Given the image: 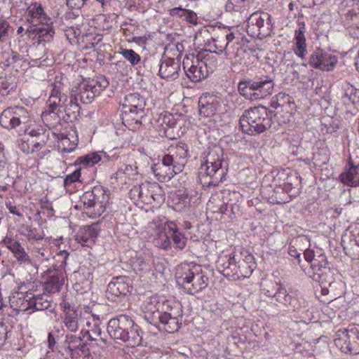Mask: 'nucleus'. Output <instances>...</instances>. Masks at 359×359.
<instances>
[{
  "mask_svg": "<svg viewBox=\"0 0 359 359\" xmlns=\"http://www.w3.org/2000/svg\"><path fill=\"white\" fill-rule=\"evenodd\" d=\"M18 142V147L23 153L27 154H36L39 158H44L41 156L43 151H41V149H39V147L36 146V144H35L34 141L29 137L25 135Z\"/></svg>",
  "mask_w": 359,
  "mask_h": 359,
  "instance_id": "7c9ffc66",
  "label": "nucleus"
},
{
  "mask_svg": "<svg viewBox=\"0 0 359 359\" xmlns=\"http://www.w3.org/2000/svg\"><path fill=\"white\" fill-rule=\"evenodd\" d=\"M283 190L288 194L290 197H295L298 191L296 190L292 185V184L287 183L285 184L283 187Z\"/></svg>",
  "mask_w": 359,
  "mask_h": 359,
  "instance_id": "69168bd1",
  "label": "nucleus"
},
{
  "mask_svg": "<svg viewBox=\"0 0 359 359\" xmlns=\"http://www.w3.org/2000/svg\"><path fill=\"white\" fill-rule=\"evenodd\" d=\"M188 151L187 145L180 142L175 146L170 147L168 153L163 156L166 158V162H170L175 167L177 172H182L187 163Z\"/></svg>",
  "mask_w": 359,
  "mask_h": 359,
  "instance_id": "4468645a",
  "label": "nucleus"
},
{
  "mask_svg": "<svg viewBox=\"0 0 359 359\" xmlns=\"http://www.w3.org/2000/svg\"><path fill=\"white\" fill-rule=\"evenodd\" d=\"M203 63L194 55L186 56L183 60V68L187 76L193 82H197L208 76Z\"/></svg>",
  "mask_w": 359,
  "mask_h": 359,
  "instance_id": "ddd939ff",
  "label": "nucleus"
},
{
  "mask_svg": "<svg viewBox=\"0 0 359 359\" xmlns=\"http://www.w3.org/2000/svg\"><path fill=\"white\" fill-rule=\"evenodd\" d=\"M279 303L294 311L299 310L301 308L299 299L292 297L288 292L284 295L283 299H279Z\"/></svg>",
  "mask_w": 359,
  "mask_h": 359,
  "instance_id": "a18cd8bd",
  "label": "nucleus"
},
{
  "mask_svg": "<svg viewBox=\"0 0 359 359\" xmlns=\"http://www.w3.org/2000/svg\"><path fill=\"white\" fill-rule=\"evenodd\" d=\"M242 131L249 135L259 134L271 126V118L267 109L263 106L245 110L239 120Z\"/></svg>",
  "mask_w": 359,
  "mask_h": 359,
  "instance_id": "0eeeda50",
  "label": "nucleus"
},
{
  "mask_svg": "<svg viewBox=\"0 0 359 359\" xmlns=\"http://www.w3.org/2000/svg\"><path fill=\"white\" fill-rule=\"evenodd\" d=\"M182 318V310L180 302L163 299L160 314L157 316V320L163 328L168 332L177 331Z\"/></svg>",
  "mask_w": 359,
  "mask_h": 359,
  "instance_id": "6e6552de",
  "label": "nucleus"
},
{
  "mask_svg": "<svg viewBox=\"0 0 359 359\" xmlns=\"http://www.w3.org/2000/svg\"><path fill=\"white\" fill-rule=\"evenodd\" d=\"M81 168H77L72 173L67 175L64 180V186L67 187L75 182H81Z\"/></svg>",
  "mask_w": 359,
  "mask_h": 359,
  "instance_id": "de8ad7c7",
  "label": "nucleus"
},
{
  "mask_svg": "<svg viewBox=\"0 0 359 359\" xmlns=\"http://www.w3.org/2000/svg\"><path fill=\"white\" fill-rule=\"evenodd\" d=\"M18 241L14 240L11 236H6L3 238L1 243L10 250L11 248L18 243Z\"/></svg>",
  "mask_w": 359,
  "mask_h": 359,
  "instance_id": "e2e57ef3",
  "label": "nucleus"
},
{
  "mask_svg": "<svg viewBox=\"0 0 359 359\" xmlns=\"http://www.w3.org/2000/svg\"><path fill=\"white\" fill-rule=\"evenodd\" d=\"M252 257H249L248 260H252ZM239 268L238 269L237 279L248 278L252 273L255 269V263H250L249 261L241 259L239 256Z\"/></svg>",
  "mask_w": 359,
  "mask_h": 359,
  "instance_id": "c9c22d12",
  "label": "nucleus"
},
{
  "mask_svg": "<svg viewBox=\"0 0 359 359\" xmlns=\"http://www.w3.org/2000/svg\"><path fill=\"white\" fill-rule=\"evenodd\" d=\"M239 193L224 189L219 194L212 196L208 203V207L214 213L221 215L228 214L229 212L234 214Z\"/></svg>",
  "mask_w": 359,
  "mask_h": 359,
  "instance_id": "9d476101",
  "label": "nucleus"
},
{
  "mask_svg": "<svg viewBox=\"0 0 359 359\" xmlns=\"http://www.w3.org/2000/svg\"><path fill=\"white\" fill-rule=\"evenodd\" d=\"M287 292L286 288L282 285H278V288L276 292L273 294V297L276 299L277 302H279V299H283L284 295Z\"/></svg>",
  "mask_w": 359,
  "mask_h": 359,
  "instance_id": "052dcab7",
  "label": "nucleus"
},
{
  "mask_svg": "<svg viewBox=\"0 0 359 359\" xmlns=\"http://www.w3.org/2000/svg\"><path fill=\"white\" fill-rule=\"evenodd\" d=\"M159 186L157 184H142L135 191L138 192V196L140 200L143 203H151V200H155L154 197V192L155 189H159Z\"/></svg>",
  "mask_w": 359,
  "mask_h": 359,
  "instance_id": "473e14b6",
  "label": "nucleus"
},
{
  "mask_svg": "<svg viewBox=\"0 0 359 359\" xmlns=\"http://www.w3.org/2000/svg\"><path fill=\"white\" fill-rule=\"evenodd\" d=\"M101 156L96 152L80 156L75 162L76 165H83V166H93L101 161Z\"/></svg>",
  "mask_w": 359,
  "mask_h": 359,
  "instance_id": "4c0bfd02",
  "label": "nucleus"
},
{
  "mask_svg": "<svg viewBox=\"0 0 359 359\" xmlns=\"http://www.w3.org/2000/svg\"><path fill=\"white\" fill-rule=\"evenodd\" d=\"M165 228L171 236L172 241L177 248L182 250L186 246L187 238L177 228L175 223L172 221L165 222Z\"/></svg>",
  "mask_w": 359,
  "mask_h": 359,
  "instance_id": "c756f323",
  "label": "nucleus"
},
{
  "mask_svg": "<svg viewBox=\"0 0 359 359\" xmlns=\"http://www.w3.org/2000/svg\"><path fill=\"white\" fill-rule=\"evenodd\" d=\"M67 5L70 8H81L86 1L85 0H66Z\"/></svg>",
  "mask_w": 359,
  "mask_h": 359,
  "instance_id": "680f3d73",
  "label": "nucleus"
},
{
  "mask_svg": "<svg viewBox=\"0 0 359 359\" xmlns=\"http://www.w3.org/2000/svg\"><path fill=\"white\" fill-rule=\"evenodd\" d=\"M32 252L34 254L35 257L39 260H48L50 256L48 250L42 248H34Z\"/></svg>",
  "mask_w": 359,
  "mask_h": 359,
  "instance_id": "5fc2aeb1",
  "label": "nucleus"
},
{
  "mask_svg": "<svg viewBox=\"0 0 359 359\" xmlns=\"http://www.w3.org/2000/svg\"><path fill=\"white\" fill-rule=\"evenodd\" d=\"M133 326V320L126 315H121L117 318L111 319L107 329L111 337L121 340L126 332Z\"/></svg>",
  "mask_w": 359,
  "mask_h": 359,
  "instance_id": "6ab92c4d",
  "label": "nucleus"
},
{
  "mask_svg": "<svg viewBox=\"0 0 359 359\" xmlns=\"http://www.w3.org/2000/svg\"><path fill=\"white\" fill-rule=\"evenodd\" d=\"M108 199L109 197L105 194V191H104V194L99 195L95 202H94V205L92 206L91 210L88 211L87 213L92 217H100L106 210Z\"/></svg>",
  "mask_w": 359,
  "mask_h": 359,
  "instance_id": "f704fd0d",
  "label": "nucleus"
},
{
  "mask_svg": "<svg viewBox=\"0 0 359 359\" xmlns=\"http://www.w3.org/2000/svg\"><path fill=\"white\" fill-rule=\"evenodd\" d=\"M121 105L123 113L138 115L140 113L143 112L145 101L139 94L133 93L125 97Z\"/></svg>",
  "mask_w": 359,
  "mask_h": 359,
  "instance_id": "4be33fe9",
  "label": "nucleus"
},
{
  "mask_svg": "<svg viewBox=\"0 0 359 359\" xmlns=\"http://www.w3.org/2000/svg\"><path fill=\"white\" fill-rule=\"evenodd\" d=\"M192 197L187 191H184L177 196V201L175 203V208L177 210L182 211L191 205Z\"/></svg>",
  "mask_w": 359,
  "mask_h": 359,
  "instance_id": "58836bf2",
  "label": "nucleus"
},
{
  "mask_svg": "<svg viewBox=\"0 0 359 359\" xmlns=\"http://www.w3.org/2000/svg\"><path fill=\"white\" fill-rule=\"evenodd\" d=\"M81 341H82L81 337L69 334L66 335L64 345L71 353L76 352L78 351Z\"/></svg>",
  "mask_w": 359,
  "mask_h": 359,
  "instance_id": "79ce46f5",
  "label": "nucleus"
},
{
  "mask_svg": "<svg viewBox=\"0 0 359 359\" xmlns=\"http://www.w3.org/2000/svg\"><path fill=\"white\" fill-rule=\"evenodd\" d=\"M32 119L29 111L23 107H8L3 111L0 115V124L4 128L11 130L24 126L25 135L29 137L35 144L41 149L42 157L48 156L50 151L47 147L48 134L44 129L37 127L31 128Z\"/></svg>",
  "mask_w": 359,
  "mask_h": 359,
  "instance_id": "f257e3e1",
  "label": "nucleus"
},
{
  "mask_svg": "<svg viewBox=\"0 0 359 359\" xmlns=\"http://www.w3.org/2000/svg\"><path fill=\"white\" fill-rule=\"evenodd\" d=\"M305 32L306 27L304 22H299L298 28L294 31L292 50L294 53L302 60H304L308 53Z\"/></svg>",
  "mask_w": 359,
  "mask_h": 359,
  "instance_id": "412c9836",
  "label": "nucleus"
},
{
  "mask_svg": "<svg viewBox=\"0 0 359 359\" xmlns=\"http://www.w3.org/2000/svg\"><path fill=\"white\" fill-rule=\"evenodd\" d=\"M121 340L127 343L128 346L135 347L140 345L142 336L140 334L138 326L133 323V327L126 332Z\"/></svg>",
  "mask_w": 359,
  "mask_h": 359,
  "instance_id": "72a5a7b5",
  "label": "nucleus"
},
{
  "mask_svg": "<svg viewBox=\"0 0 359 359\" xmlns=\"http://www.w3.org/2000/svg\"><path fill=\"white\" fill-rule=\"evenodd\" d=\"M131 170V166L124 165L123 166L118 168L117 172L115 173L116 178L121 177L122 174H126L129 175H130V171Z\"/></svg>",
  "mask_w": 359,
  "mask_h": 359,
  "instance_id": "338daca9",
  "label": "nucleus"
},
{
  "mask_svg": "<svg viewBox=\"0 0 359 359\" xmlns=\"http://www.w3.org/2000/svg\"><path fill=\"white\" fill-rule=\"evenodd\" d=\"M13 257L16 259L18 263L21 264H29L31 263V259L26 252L25 248H23L21 251H19L13 255Z\"/></svg>",
  "mask_w": 359,
  "mask_h": 359,
  "instance_id": "13d9d810",
  "label": "nucleus"
},
{
  "mask_svg": "<svg viewBox=\"0 0 359 359\" xmlns=\"http://www.w3.org/2000/svg\"><path fill=\"white\" fill-rule=\"evenodd\" d=\"M50 306V297L47 294H42L29 297L22 304L20 309L26 311L34 309L35 311H43L48 309Z\"/></svg>",
  "mask_w": 359,
  "mask_h": 359,
  "instance_id": "bb28decb",
  "label": "nucleus"
},
{
  "mask_svg": "<svg viewBox=\"0 0 359 359\" xmlns=\"http://www.w3.org/2000/svg\"><path fill=\"white\" fill-rule=\"evenodd\" d=\"M166 158L163 156L161 162L155 163L152 167L151 170L160 182H168L175 175L180 172H177L175 167L172 165L170 162H166Z\"/></svg>",
  "mask_w": 359,
  "mask_h": 359,
  "instance_id": "5701e85b",
  "label": "nucleus"
},
{
  "mask_svg": "<svg viewBox=\"0 0 359 359\" xmlns=\"http://www.w3.org/2000/svg\"><path fill=\"white\" fill-rule=\"evenodd\" d=\"M163 297L157 296L147 297L142 302L141 309L147 314V318L157 320L160 314Z\"/></svg>",
  "mask_w": 359,
  "mask_h": 359,
  "instance_id": "b1692460",
  "label": "nucleus"
},
{
  "mask_svg": "<svg viewBox=\"0 0 359 359\" xmlns=\"http://www.w3.org/2000/svg\"><path fill=\"white\" fill-rule=\"evenodd\" d=\"M81 313L78 311H69L63 314L62 323L67 330L76 332L79 330Z\"/></svg>",
  "mask_w": 359,
  "mask_h": 359,
  "instance_id": "2f4dec72",
  "label": "nucleus"
},
{
  "mask_svg": "<svg viewBox=\"0 0 359 359\" xmlns=\"http://www.w3.org/2000/svg\"><path fill=\"white\" fill-rule=\"evenodd\" d=\"M26 35L38 43H50L53 40L55 30L50 18L45 13L41 4L34 2L27 8Z\"/></svg>",
  "mask_w": 359,
  "mask_h": 359,
  "instance_id": "f03ea898",
  "label": "nucleus"
},
{
  "mask_svg": "<svg viewBox=\"0 0 359 359\" xmlns=\"http://www.w3.org/2000/svg\"><path fill=\"white\" fill-rule=\"evenodd\" d=\"M235 39L234 33L229 27H218L213 29L212 39L215 43V47L218 51L216 54H222L224 50L227 55L229 45Z\"/></svg>",
  "mask_w": 359,
  "mask_h": 359,
  "instance_id": "f3484780",
  "label": "nucleus"
},
{
  "mask_svg": "<svg viewBox=\"0 0 359 359\" xmlns=\"http://www.w3.org/2000/svg\"><path fill=\"white\" fill-rule=\"evenodd\" d=\"M13 28L6 20L0 18V42H6L13 33Z\"/></svg>",
  "mask_w": 359,
  "mask_h": 359,
  "instance_id": "a19ab883",
  "label": "nucleus"
},
{
  "mask_svg": "<svg viewBox=\"0 0 359 359\" xmlns=\"http://www.w3.org/2000/svg\"><path fill=\"white\" fill-rule=\"evenodd\" d=\"M22 234L25 236L29 241H40L43 238V236L40 234L35 228L26 226Z\"/></svg>",
  "mask_w": 359,
  "mask_h": 359,
  "instance_id": "09e8293b",
  "label": "nucleus"
},
{
  "mask_svg": "<svg viewBox=\"0 0 359 359\" xmlns=\"http://www.w3.org/2000/svg\"><path fill=\"white\" fill-rule=\"evenodd\" d=\"M62 84L60 81H55L50 86L51 91L47 102L48 108L42 113V116L46 118L47 116H59L62 110L66 114L74 118L80 114L81 107L77 102L76 97L69 99L65 94L61 93Z\"/></svg>",
  "mask_w": 359,
  "mask_h": 359,
  "instance_id": "39448f33",
  "label": "nucleus"
},
{
  "mask_svg": "<svg viewBox=\"0 0 359 359\" xmlns=\"http://www.w3.org/2000/svg\"><path fill=\"white\" fill-rule=\"evenodd\" d=\"M239 255L235 253L220 256L217 262V267L220 273L227 278L237 279L239 268Z\"/></svg>",
  "mask_w": 359,
  "mask_h": 359,
  "instance_id": "2eb2a0df",
  "label": "nucleus"
},
{
  "mask_svg": "<svg viewBox=\"0 0 359 359\" xmlns=\"http://www.w3.org/2000/svg\"><path fill=\"white\" fill-rule=\"evenodd\" d=\"M57 147L62 152L70 153L76 149V144L72 142L69 137H62L58 142Z\"/></svg>",
  "mask_w": 359,
  "mask_h": 359,
  "instance_id": "49530a36",
  "label": "nucleus"
},
{
  "mask_svg": "<svg viewBox=\"0 0 359 359\" xmlns=\"http://www.w3.org/2000/svg\"><path fill=\"white\" fill-rule=\"evenodd\" d=\"M219 106L215 97H201L198 101L199 113L201 115L210 117L214 115Z\"/></svg>",
  "mask_w": 359,
  "mask_h": 359,
  "instance_id": "c85d7f7f",
  "label": "nucleus"
},
{
  "mask_svg": "<svg viewBox=\"0 0 359 359\" xmlns=\"http://www.w3.org/2000/svg\"><path fill=\"white\" fill-rule=\"evenodd\" d=\"M6 208L9 210V212L17 215L18 217H22V214L20 210V208L15 205H12L11 203H7L6 204Z\"/></svg>",
  "mask_w": 359,
  "mask_h": 359,
  "instance_id": "0e129e2a",
  "label": "nucleus"
},
{
  "mask_svg": "<svg viewBox=\"0 0 359 359\" xmlns=\"http://www.w3.org/2000/svg\"><path fill=\"white\" fill-rule=\"evenodd\" d=\"M227 170L223 150L219 147L211 149L201 163L199 175L201 183L208 187L219 185L225 180Z\"/></svg>",
  "mask_w": 359,
  "mask_h": 359,
  "instance_id": "7ed1b4c3",
  "label": "nucleus"
},
{
  "mask_svg": "<svg viewBox=\"0 0 359 359\" xmlns=\"http://www.w3.org/2000/svg\"><path fill=\"white\" fill-rule=\"evenodd\" d=\"M339 178L344 185L359 187V164L354 165L350 163L339 175Z\"/></svg>",
  "mask_w": 359,
  "mask_h": 359,
  "instance_id": "cd10ccee",
  "label": "nucleus"
},
{
  "mask_svg": "<svg viewBox=\"0 0 359 359\" xmlns=\"http://www.w3.org/2000/svg\"><path fill=\"white\" fill-rule=\"evenodd\" d=\"M187 9L183 8L181 6L175 7L173 8H170L168 11V14L170 17L173 18V20H182L184 18L185 13Z\"/></svg>",
  "mask_w": 359,
  "mask_h": 359,
  "instance_id": "603ef678",
  "label": "nucleus"
},
{
  "mask_svg": "<svg viewBox=\"0 0 359 359\" xmlns=\"http://www.w3.org/2000/svg\"><path fill=\"white\" fill-rule=\"evenodd\" d=\"M274 85L273 79L270 76L262 74L241 81L238 84V90L247 100H261L272 95Z\"/></svg>",
  "mask_w": 359,
  "mask_h": 359,
  "instance_id": "423d86ee",
  "label": "nucleus"
},
{
  "mask_svg": "<svg viewBox=\"0 0 359 359\" xmlns=\"http://www.w3.org/2000/svg\"><path fill=\"white\" fill-rule=\"evenodd\" d=\"M157 121L162 127H163L164 125L166 126L172 127L175 123L171 114H168L167 113L161 114Z\"/></svg>",
  "mask_w": 359,
  "mask_h": 359,
  "instance_id": "6e6d98bb",
  "label": "nucleus"
},
{
  "mask_svg": "<svg viewBox=\"0 0 359 359\" xmlns=\"http://www.w3.org/2000/svg\"><path fill=\"white\" fill-rule=\"evenodd\" d=\"M108 85L106 78L102 76L82 83L79 94L81 101L85 104L90 103Z\"/></svg>",
  "mask_w": 359,
  "mask_h": 359,
  "instance_id": "9b49d317",
  "label": "nucleus"
},
{
  "mask_svg": "<svg viewBox=\"0 0 359 359\" xmlns=\"http://www.w3.org/2000/svg\"><path fill=\"white\" fill-rule=\"evenodd\" d=\"M44 281L46 290L48 292L54 293L60 291L65 283V274L62 269H48L41 276Z\"/></svg>",
  "mask_w": 359,
  "mask_h": 359,
  "instance_id": "a211bd4d",
  "label": "nucleus"
},
{
  "mask_svg": "<svg viewBox=\"0 0 359 359\" xmlns=\"http://www.w3.org/2000/svg\"><path fill=\"white\" fill-rule=\"evenodd\" d=\"M218 54L216 53H210L204 56V57L201 60V62L203 63V66L205 67V69L207 71V74L208 75L209 73H212L218 65V59L217 55Z\"/></svg>",
  "mask_w": 359,
  "mask_h": 359,
  "instance_id": "ea45409f",
  "label": "nucleus"
},
{
  "mask_svg": "<svg viewBox=\"0 0 359 359\" xmlns=\"http://www.w3.org/2000/svg\"><path fill=\"white\" fill-rule=\"evenodd\" d=\"M304 255L305 259L311 264H312V262L314 260V259L318 256V255H316L313 250H311L310 249L306 250L304 251Z\"/></svg>",
  "mask_w": 359,
  "mask_h": 359,
  "instance_id": "774afa93",
  "label": "nucleus"
},
{
  "mask_svg": "<svg viewBox=\"0 0 359 359\" xmlns=\"http://www.w3.org/2000/svg\"><path fill=\"white\" fill-rule=\"evenodd\" d=\"M119 53L133 66L140 62V56L132 49L121 48Z\"/></svg>",
  "mask_w": 359,
  "mask_h": 359,
  "instance_id": "c03bdc74",
  "label": "nucleus"
},
{
  "mask_svg": "<svg viewBox=\"0 0 359 359\" xmlns=\"http://www.w3.org/2000/svg\"><path fill=\"white\" fill-rule=\"evenodd\" d=\"M344 100L356 104L359 102V90L353 87L348 88L344 95Z\"/></svg>",
  "mask_w": 359,
  "mask_h": 359,
  "instance_id": "8fccbe9b",
  "label": "nucleus"
},
{
  "mask_svg": "<svg viewBox=\"0 0 359 359\" xmlns=\"http://www.w3.org/2000/svg\"><path fill=\"white\" fill-rule=\"evenodd\" d=\"M154 264V257L151 252L147 250L137 252L132 266L135 271L145 273L151 271Z\"/></svg>",
  "mask_w": 359,
  "mask_h": 359,
  "instance_id": "a878e982",
  "label": "nucleus"
},
{
  "mask_svg": "<svg viewBox=\"0 0 359 359\" xmlns=\"http://www.w3.org/2000/svg\"><path fill=\"white\" fill-rule=\"evenodd\" d=\"M129 278L125 276L114 278L108 284L107 292L115 297L125 296L131 292L133 288L130 285Z\"/></svg>",
  "mask_w": 359,
  "mask_h": 359,
  "instance_id": "393cba45",
  "label": "nucleus"
},
{
  "mask_svg": "<svg viewBox=\"0 0 359 359\" xmlns=\"http://www.w3.org/2000/svg\"><path fill=\"white\" fill-rule=\"evenodd\" d=\"M148 229L149 232H153L155 245L160 248L167 250L171 246L170 238L168 233V228H165V222H163L160 219H154L149 224Z\"/></svg>",
  "mask_w": 359,
  "mask_h": 359,
  "instance_id": "dca6fc26",
  "label": "nucleus"
},
{
  "mask_svg": "<svg viewBox=\"0 0 359 359\" xmlns=\"http://www.w3.org/2000/svg\"><path fill=\"white\" fill-rule=\"evenodd\" d=\"M308 62L314 69L330 72L336 66L337 57L323 49H317L310 55Z\"/></svg>",
  "mask_w": 359,
  "mask_h": 359,
  "instance_id": "f8f14e48",
  "label": "nucleus"
},
{
  "mask_svg": "<svg viewBox=\"0 0 359 359\" xmlns=\"http://www.w3.org/2000/svg\"><path fill=\"white\" fill-rule=\"evenodd\" d=\"M100 194H104V190L100 188H95L92 191H87L83 194L81 201L86 212L91 210L92 206L94 205V202H95Z\"/></svg>",
  "mask_w": 359,
  "mask_h": 359,
  "instance_id": "e433bc0d",
  "label": "nucleus"
},
{
  "mask_svg": "<svg viewBox=\"0 0 359 359\" xmlns=\"http://www.w3.org/2000/svg\"><path fill=\"white\" fill-rule=\"evenodd\" d=\"M79 236L81 237L83 241V244H86L90 241H93V238L96 237V234L93 229L88 227L85 229L82 234Z\"/></svg>",
  "mask_w": 359,
  "mask_h": 359,
  "instance_id": "4d7b16f0",
  "label": "nucleus"
},
{
  "mask_svg": "<svg viewBox=\"0 0 359 359\" xmlns=\"http://www.w3.org/2000/svg\"><path fill=\"white\" fill-rule=\"evenodd\" d=\"M177 283L184 292L194 295L208 285V278L203 272L202 268L194 262L180 265L175 272Z\"/></svg>",
  "mask_w": 359,
  "mask_h": 359,
  "instance_id": "20e7f679",
  "label": "nucleus"
},
{
  "mask_svg": "<svg viewBox=\"0 0 359 359\" xmlns=\"http://www.w3.org/2000/svg\"><path fill=\"white\" fill-rule=\"evenodd\" d=\"M69 257V253L66 250H60L55 256L56 261L60 262V264L58 266L59 269L64 271L65 266L67 265V260Z\"/></svg>",
  "mask_w": 359,
  "mask_h": 359,
  "instance_id": "864d4df0",
  "label": "nucleus"
},
{
  "mask_svg": "<svg viewBox=\"0 0 359 359\" xmlns=\"http://www.w3.org/2000/svg\"><path fill=\"white\" fill-rule=\"evenodd\" d=\"M15 88V85L13 83H9L6 78L0 77V94L2 95H7L12 90Z\"/></svg>",
  "mask_w": 359,
  "mask_h": 359,
  "instance_id": "3c124183",
  "label": "nucleus"
},
{
  "mask_svg": "<svg viewBox=\"0 0 359 359\" xmlns=\"http://www.w3.org/2000/svg\"><path fill=\"white\" fill-rule=\"evenodd\" d=\"M327 265L328 262L326 255L324 253L320 252L312 262L311 268L313 271L314 273H317L323 269L327 268Z\"/></svg>",
  "mask_w": 359,
  "mask_h": 359,
  "instance_id": "37998d69",
  "label": "nucleus"
},
{
  "mask_svg": "<svg viewBox=\"0 0 359 359\" xmlns=\"http://www.w3.org/2000/svg\"><path fill=\"white\" fill-rule=\"evenodd\" d=\"M180 61L170 57H163L159 66V76L163 79L173 81L179 77Z\"/></svg>",
  "mask_w": 359,
  "mask_h": 359,
  "instance_id": "aec40b11",
  "label": "nucleus"
},
{
  "mask_svg": "<svg viewBox=\"0 0 359 359\" xmlns=\"http://www.w3.org/2000/svg\"><path fill=\"white\" fill-rule=\"evenodd\" d=\"M273 22L270 14L266 12H255L248 20L247 31L252 36L264 39L271 35Z\"/></svg>",
  "mask_w": 359,
  "mask_h": 359,
  "instance_id": "1a4fd4ad",
  "label": "nucleus"
},
{
  "mask_svg": "<svg viewBox=\"0 0 359 359\" xmlns=\"http://www.w3.org/2000/svg\"><path fill=\"white\" fill-rule=\"evenodd\" d=\"M184 15L183 20L194 25L198 24V16L194 11L187 9Z\"/></svg>",
  "mask_w": 359,
  "mask_h": 359,
  "instance_id": "bf43d9fd",
  "label": "nucleus"
}]
</instances>
